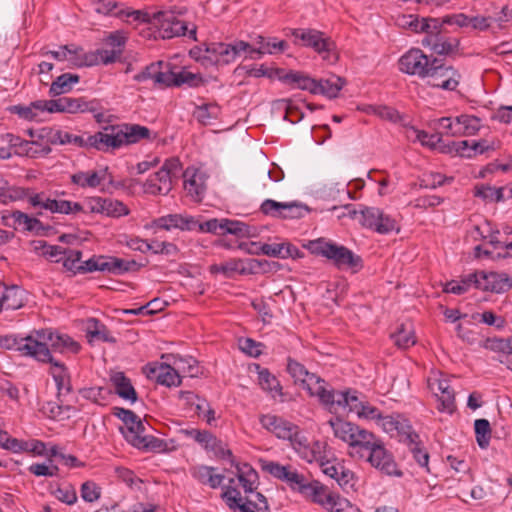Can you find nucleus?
<instances>
[{
  "instance_id": "41",
  "label": "nucleus",
  "mask_w": 512,
  "mask_h": 512,
  "mask_svg": "<svg viewBox=\"0 0 512 512\" xmlns=\"http://www.w3.org/2000/svg\"><path fill=\"white\" fill-rule=\"evenodd\" d=\"M432 18H419L416 15H401L396 19V24L404 29H409L415 33H424L429 28Z\"/></svg>"
},
{
  "instance_id": "27",
  "label": "nucleus",
  "mask_w": 512,
  "mask_h": 512,
  "mask_svg": "<svg viewBox=\"0 0 512 512\" xmlns=\"http://www.w3.org/2000/svg\"><path fill=\"white\" fill-rule=\"evenodd\" d=\"M156 227L170 230L178 228L181 230H196L197 219L188 215L169 214L162 216L154 221Z\"/></svg>"
},
{
  "instance_id": "25",
  "label": "nucleus",
  "mask_w": 512,
  "mask_h": 512,
  "mask_svg": "<svg viewBox=\"0 0 512 512\" xmlns=\"http://www.w3.org/2000/svg\"><path fill=\"white\" fill-rule=\"evenodd\" d=\"M143 188L150 195H167L173 188V180L167 172L159 170L146 180Z\"/></svg>"
},
{
  "instance_id": "36",
  "label": "nucleus",
  "mask_w": 512,
  "mask_h": 512,
  "mask_svg": "<svg viewBox=\"0 0 512 512\" xmlns=\"http://www.w3.org/2000/svg\"><path fill=\"white\" fill-rule=\"evenodd\" d=\"M51 364V375L56 383L58 397L69 394L72 390L71 378L63 363L53 360Z\"/></svg>"
},
{
  "instance_id": "7",
  "label": "nucleus",
  "mask_w": 512,
  "mask_h": 512,
  "mask_svg": "<svg viewBox=\"0 0 512 512\" xmlns=\"http://www.w3.org/2000/svg\"><path fill=\"white\" fill-rule=\"evenodd\" d=\"M138 269L139 265L134 260L128 261L114 256L94 255L90 259L82 262V264L78 266L77 272L88 273L100 271L121 275L125 272Z\"/></svg>"
},
{
  "instance_id": "39",
  "label": "nucleus",
  "mask_w": 512,
  "mask_h": 512,
  "mask_svg": "<svg viewBox=\"0 0 512 512\" xmlns=\"http://www.w3.org/2000/svg\"><path fill=\"white\" fill-rule=\"evenodd\" d=\"M237 478L246 493L253 492L257 487L258 474L248 463L235 464Z\"/></svg>"
},
{
  "instance_id": "42",
  "label": "nucleus",
  "mask_w": 512,
  "mask_h": 512,
  "mask_svg": "<svg viewBox=\"0 0 512 512\" xmlns=\"http://www.w3.org/2000/svg\"><path fill=\"white\" fill-rule=\"evenodd\" d=\"M284 80L295 84L301 90L309 91L312 94H318V82L301 72H290L284 76Z\"/></svg>"
},
{
  "instance_id": "57",
  "label": "nucleus",
  "mask_w": 512,
  "mask_h": 512,
  "mask_svg": "<svg viewBox=\"0 0 512 512\" xmlns=\"http://www.w3.org/2000/svg\"><path fill=\"white\" fill-rule=\"evenodd\" d=\"M94 111L92 105L81 98L64 97V113L75 114Z\"/></svg>"
},
{
  "instance_id": "11",
  "label": "nucleus",
  "mask_w": 512,
  "mask_h": 512,
  "mask_svg": "<svg viewBox=\"0 0 512 512\" xmlns=\"http://www.w3.org/2000/svg\"><path fill=\"white\" fill-rule=\"evenodd\" d=\"M266 260L254 258L248 259H230L220 264H213L209 267L212 274H223L227 278H232L235 274L250 275L258 273Z\"/></svg>"
},
{
  "instance_id": "15",
  "label": "nucleus",
  "mask_w": 512,
  "mask_h": 512,
  "mask_svg": "<svg viewBox=\"0 0 512 512\" xmlns=\"http://www.w3.org/2000/svg\"><path fill=\"white\" fill-rule=\"evenodd\" d=\"M376 423L379 427H381L386 433L393 435H398L401 437V440L406 443H415V440L418 439V435L412 431L411 426L404 419H400L399 417H394L391 415L380 416L377 418Z\"/></svg>"
},
{
  "instance_id": "10",
  "label": "nucleus",
  "mask_w": 512,
  "mask_h": 512,
  "mask_svg": "<svg viewBox=\"0 0 512 512\" xmlns=\"http://www.w3.org/2000/svg\"><path fill=\"white\" fill-rule=\"evenodd\" d=\"M291 34L296 44L313 48L317 53L321 54L323 59L330 60V53L334 50V42L325 37L324 34L314 29H293Z\"/></svg>"
},
{
  "instance_id": "2",
  "label": "nucleus",
  "mask_w": 512,
  "mask_h": 512,
  "mask_svg": "<svg viewBox=\"0 0 512 512\" xmlns=\"http://www.w3.org/2000/svg\"><path fill=\"white\" fill-rule=\"evenodd\" d=\"M260 423L266 430L272 432L277 438L290 441L294 450L308 462L319 460V451L309 447L307 438L301 433L299 427L292 422L276 416L263 415Z\"/></svg>"
},
{
  "instance_id": "17",
  "label": "nucleus",
  "mask_w": 512,
  "mask_h": 512,
  "mask_svg": "<svg viewBox=\"0 0 512 512\" xmlns=\"http://www.w3.org/2000/svg\"><path fill=\"white\" fill-rule=\"evenodd\" d=\"M430 61L422 50L413 48L401 56L399 59V69L406 74L425 78Z\"/></svg>"
},
{
  "instance_id": "47",
  "label": "nucleus",
  "mask_w": 512,
  "mask_h": 512,
  "mask_svg": "<svg viewBox=\"0 0 512 512\" xmlns=\"http://www.w3.org/2000/svg\"><path fill=\"white\" fill-rule=\"evenodd\" d=\"M95 11L105 16L123 18L124 4L115 0H97Z\"/></svg>"
},
{
  "instance_id": "38",
  "label": "nucleus",
  "mask_w": 512,
  "mask_h": 512,
  "mask_svg": "<svg viewBox=\"0 0 512 512\" xmlns=\"http://www.w3.org/2000/svg\"><path fill=\"white\" fill-rule=\"evenodd\" d=\"M108 175V168L100 171L79 172L72 176L73 183L81 187L95 188L106 180Z\"/></svg>"
},
{
  "instance_id": "52",
  "label": "nucleus",
  "mask_w": 512,
  "mask_h": 512,
  "mask_svg": "<svg viewBox=\"0 0 512 512\" xmlns=\"http://www.w3.org/2000/svg\"><path fill=\"white\" fill-rule=\"evenodd\" d=\"M129 442L138 449L158 450L162 448V440L145 433H138Z\"/></svg>"
},
{
  "instance_id": "16",
  "label": "nucleus",
  "mask_w": 512,
  "mask_h": 512,
  "mask_svg": "<svg viewBox=\"0 0 512 512\" xmlns=\"http://www.w3.org/2000/svg\"><path fill=\"white\" fill-rule=\"evenodd\" d=\"M29 203L35 208L48 210L52 213L76 214L81 206L77 202L50 199L44 193H37L29 197Z\"/></svg>"
},
{
  "instance_id": "53",
  "label": "nucleus",
  "mask_w": 512,
  "mask_h": 512,
  "mask_svg": "<svg viewBox=\"0 0 512 512\" xmlns=\"http://www.w3.org/2000/svg\"><path fill=\"white\" fill-rule=\"evenodd\" d=\"M41 100L31 102L29 106H15L14 111L21 118L28 121H39V116L43 113V107L40 105Z\"/></svg>"
},
{
  "instance_id": "54",
  "label": "nucleus",
  "mask_w": 512,
  "mask_h": 512,
  "mask_svg": "<svg viewBox=\"0 0 512 512\" xmlns=\"http://www.w3.org/2000/svg\"><path fill=\"white\" fill-rule=\"evenodd\" d=\"M24 192L18 188L11 187L7 180L0 177V203L7 204L19 200Z\"/></svg>"
},
{
  "instance_id": "50",
  "label": "nucleus",
  "mask_w": 512,
  "mask_h": 512,
  "mask_svg": "<svg viewBox=\"0 0 512 512\" xmlns=\"http://www.w3.org/2000/svg\"><path fill=\"white\" fill-rule=\"evenodd\" d=\"M258 381L262 389L270 392L272 397L281 395V386L279 381L267 369H261L258 372Z\"/></svg>"
},
{
  "instance_id": "35",
  "label": "nucleus",
  "mask_w": 512,
  "mask_h": 512,
  "mask_svg": "<svg viewBox=\"0 0 512 512\" xmlns=\"http://www.w3.org/2000/svg\"><path fill=\"white\" fill-rule=\"evenodd\" d=\"M320 467L325 475L335 479L337 483L344 489L353 486V473L349 470H345L343 466L335 465L329 461H326L321 462Z\"/></svg>"
},
{
  "instance_id": "18",
  "label": "nucleus",
  "mask_w": 512,
  "mask_h": 512,
  "mask_svg": "<svg viewBox=\"0 0 512 512\" xmlns=\"http://www.w3.org/2000/svg\"><path fill=\"white\" fill-rule=\"evenodd\" d=\"M378 441L379 439L372 432L358 426L352 440L348 444L349 455L356 459H364Z\"/></svg>"
},
{
  "instance_id": "29",
  "label": "nucleus",
  "mask_w": 512,
  "mask_h": 512,
  "mask_svg": "<svg viewBox=\"0 0 512 512\" xmlns=\"http://www.w3.org/2000/svg\"><path fill=\"white\" fill-rule=\"evenodd\" d=\"M25 291L18 286L0 288V311L17 310L24 305Z\"/></svg>"
},
{
  "instance_id": "43",
  "label": "nucleus",
  "mask_w": 512,
  "mask_h": 512,
  "mask_svg": "<svg viewBox=\"0 0 512 512\" xmlns=\"http://www.w3.org/2000/svg\"><path fill=\"white\" fill-rule=\"evenodd\" d=\"M287 42L284 40L277 41L275 38H269L264 46L252 47L248 49V57L250 59H259L263 54H273L277 51L282 52L286 49Z\"/></svg>"
},
{
  "instance_id": "30",
  "label": "nucleus",
  "mask_w": 512,
  "mask_h": 512,
  "mask_svg": "<svg viewBox=\"0 0 512 512\" xmlns=\"http://www.w3.org/2000/svg\"><path fill=\"white\" fill-rule=\"evenodd\" d=\"M216 48L218 49L219 63L228 64L243 53L248 57L250 44L241 40L233 43L217 42Z\"/></svg>"
},
{
  "instance_id": "62",
  "label": "nucleus",
  "mask_w": 512,
  "mask_h": 512,
  "mask_svg": "<svg viewBox=\"0 0 512 512\" xmlns=\"http://www.w3.org/2000/svg\"><path fill=\"white\" fill-rule=\"evenodd\" d=\"M82 253L79 250L65 249V253L56 262H62L63 266L70 271H76L81 260Z\"/></svg>"
},
{
  "instance_id": "61",
  "label": "nucleus",
  "mask_w": 512,
  "mask_h": 512,
  "mask_svg": "<svg viewBox=\"0 0 512 512\" xmlns=\"http://www.w3.org/2000/svg\"><path fill=\"white\" fill-rule=\"evenodd\" d=\"M203 82L202 77L199 74L192 73L188 70H181L175 73L174 86H181L187 84L191 87H196Z\"/></svg>"
},
{
  "instance_id": "6",
  "label": "nucleus",
  "mask_w": 512,
  "mask_h": 512,
  "mask_svg": "<svg viewBox=\"0 0 512 512\" xmlns=\"http://www.w3.org/2000/svg\"><path fill=\"white\" fill-rule=\"evenodd\" d=\"M310 249L313 253L331 260L340 269L361 267V258L345 246L319 239L310 243Z\"/></svg>"
},
{
  "instance_id": "44",
  "label": "nucleus",
  "mask_w": 512,
  "mask_h": 512,
  "mask_svg": "<svg viewBox=\"0 0 512 512\" xmlns=\"http://www.w3.org/2000/svg\"><path fill=\"white\" fill-rule=\"evenodd\" d=\"M79 76L71 73H64L56 78L50 86L49 93L58 96L72 90L74 84L79 82Z\"/></svg>"
},
{
  "instance_id": "5",
  "label": "nucleus",
  "mask_w": 512,
  "mask_h": 512,
  "mask_svg": "<svg viewBox=\"0 0 512 512\" xmlns=\"http://www.w3.org/2000/svg\"><path fill=\"white\" fill-rule=\"evenodd\" d=\"M288 373L296 384H300L310 396L317 397L321 403H330L328 389L323 379L314 373H310L301 363L289 359L287 364Z\"/></svg>"
},
{
  "instance_id": "40",
  "label": "nucleus",
  "mask_w": 512,
  "mask_h": 512,
  "mask_svg": "<svg viewBox=\"0 0 512 512\" xmlns=\"http://www.w3.org/2000/svg\"><path fill=\"white\" fill-rule=\"evenodd\" d=\"M328 423L333 430L334 436L347 444L350 443L358 428V425L340 418L331 419Z\"/></svg>"
},
{
  "instance_id": "51",
  "label": "nucleus",
  "mask_w": 512,
  "mask_h": 512,
  "mask_svg": "<svg viewBox=\"0 0 512 512\" xmlns=\"http://www.w3.org/2000/svg\"><path fill=\"white\" fill-rule=\"evenodd\" d=\"M476 441L481 449H486L490 444L491 427L487 419H477L474 422Z\"/></svg>"
},
{
  "instance_id": "3",
  "label": "nucleus",
  "mask_w": 512,
  "mask_h": 512,
  "mask_svg": "<svg viewBox=\"0 0 512 512\" xmlns=\"http://www.w3.org/2000/svg\"><path fill=\"white\" fill-rule=\"evenodd\" d=\"M450 489L455 496L464 502L471 500H480L485 496V491L481 486L471 487L474 477L469 463L464 460L452 459L450 456Z\"/></svg>"
},
{
  "instance_id": "58",
  "label": "nucleus",
  "mask_w": 512,
  "mask_h": 512,
  "mask_svg": "<svg viewBox=\"0 0 512 512\" xmlns=\"http://www.w3.org/2000/svg\"><path fill=\"white\" fill-rule=\"evenodd\" d=\"M464 158H472L476 155L474 142L468 140L450 142V155L452 153Z\"/></svg>"
},
{
  "instance_id": "9",
  "label": "nucleus",
  "mask_w": 512,
  "mask_h": 512,
  "mask_svg": "<svg viewBox=\"0 0 512 512\" xmlns=\"http://www.w3.org/2000/svg\"><path fill=\"white\" fill-rule=\"evenodd\" d=\"M360 224L379 234L400 231L398 221L377 207H364L360 209Z\"/></svg>"
},
{
  "instance_id": "55",
  "label": "nucleus",
  "mask_w": 512,
  "mask_h": 512,
  "mask_svg": "<svg viewBox=\"0 0 512 512\" xmlns=\"http://www.w3.org/2000/svg\"><path fill=\"white\" fill-rule=\"evenodd\" d=\"M308 212L307 206L298 202H283L282 206V219H299L305 216Z\"/></svg>"
},
{
  "instance_id": "19",
  "label": "nucleus",
  "mask_w": 512,
  "mask_h": 512,
  "mask_svg": "<svg viewBox=\"0 0 512 512\" xmlns=\"http://www.w3.org/2000/svg\"><path fill=\"white\" fill-rule=\"evenodd\" d=\"M184 189L187 195L195 202L202 201L206 191V175L204 172L187 168L183 173Z\"/></svg>"
},
{
  "instance_id": "33",
  "label": "nucleus",
  "mask_w": 512,
  "mask_h": 512,
  "mask_svg": "<svg viewBox=\"0 0 512 512\" xmlns=\"http://www.w3.org/2000/svg\"><path fill=\"white\" fill-rule=\"evenodd\" d=\"M260 252L263 255L275 258H296L299 256L300 251L297 247L292 245L289 242H281V243H264L260 245Z\"/></svg>"
},
{
  "instance_id": "20",
  "label": "nucleus",
  "mask_w": 512,
  "mask_h": 512,
  "mask_svg": "<svg viewBox=\"0 0 512 512\" xmlns=\"http://www.w3.org/2000/svg\"><path fill=\"white\" fill-rule=\"evenodd\" d=\"M114 415L123 421L125 427L120 428L125 439L130 442L132 436L138 433H146L148 423H144L133 411L116 407Z\"/></svg>"
},
{
  "instance_id": "31",
  "label": "nucleus",
  "mask_w": 512,
  "mask_h": 512,
  "mask_svg": "<svg viewBox=\"0 0 512 512\" xmlns=\"http://www.w3.org/2000/svg\"><path fill=\"white\" fill-rule=\"evenodd\" d=\"M149 377L154 378L157 383L171 387L181 384V375H179L172 364H160L151 368Z\"/></svg>"
},
{
  "instance_id": "64",
  "label": "nucleus",
  "mask_w": 512,
  "mask_h": 512,
  "mask_svg": "<svg viewBox=\"0 0 512 512\" xmlns=\"http://www.w3.org/2000/svg\"><path fill=\"white\" fill-rule=\"evenodd\" d=\"M475 195L481 197L486 201L499 202L503 199V188H495L491 186L481 185L476 188Z\"/></svg>"
},
{
  "instance_id": "8",
  "label": "nucleus",
  "mask_w": 512,
  "mask_h": 512,
  "mask_svg": "<svg viewBox=\"0 0 512 512\" xmlns=\"http://www.w3.org/2000/svg\"><path fill=\"white\" fill-rule=\"evenodd\" d=\"M20 355L31 357L42 363L52 362L54 358L48 345L46 329L33 330L23 336Z\"/></svg>"
},
{
  "instance_id": "48",
  "label": "nucleus",
  "mask_w": 512,
  "mask_h": 512,
  "mask_svg": "<svg viewBox=\"0 0 512 512\" xmlns=\"http://www.w3.org/2000/svg\"><path fill=\"white\" fill-rule=\"evenodd\" d=\"M172 362L179 375L189 377L197 376L199 367L193 357L183 358L181 356H173Z\"/></svg>"
},
{
  "instance_id": "28",
  "label": "nucleus",
  "mask_w": 512,
  "mask_h": 512,
  "mask_svg": "<svg viewBox=\"0 0 512 512\" xmlns=\"http://www.w3.org/2000/svg\"><path fill=\"white\" fill-rule=\"evenodd\" d=\"M480 129V119L467 114H462L450 120V134L453 136H471Z\"/></svg>"
},
{
  "instance_id": "23",
  "label": "nucleus",
  "mask_w": 512,
  "mask_h": 512,
  "mask_svg": "<svg viewBox=\"0 0 512 512\" xmlns=\"http://www.w3.org/2000/svg\"><path fill=\"white\" fill-rule=\"evenodd\" d=\"M425 77L433 87L448 89V67L445 57H434L431 59Z\"/></svg>"
},
{
  "instance_id": "14",
  "label": "nucleus",
  "mask_w": 512,
  "mask_h": 512,
  "mask_svg": "<svg viewBox=\"0 0 512 512\" xmlns=\"http://www.w3.org/2000/svg\"><path fill=\"white\" fill-rule=\"evenodd\" d=\"M475 288L482 291L503 293L512 287V278L504 273L476 271Z\"/></svg>"
},
{
  "instance_id": "63",
  "label": "nucleus",
  "mask_w": 512,
  "mask_h": 512,
  "mask_svg": "<svg viewBox=\"0 0 512 512\" xmlns=\"http://www.w3.org/2000/svg\"><path fill=\"white\" fill-rule=\"evenodd\" d=\"M80 494L84 501L93 503L101 497V488L93 481H86L81 485Z\"/></svg>"
},
{
  "instance_id": "49",
  "label": "nucleus",
  "mask_w": 512,
  "mask_h": 512,
  "mask_svg": "<svg viewBox=\"0 0 512 512\" xmlns=\"http://www.w3.org/2000/svg\"><path fill=\"white\" fill-rule=\"evenodd\" d=\"M318 82V94H323L329 98L337 97L339 91L344 86V80L338 76H331L328 79Z\"/></svg>"
},
{
  "instance_id": "34",
  "label": "nucleus",
  "mask_w": 512,
  "mask_h": 512,
  "mask_svg": "<svg viewBox=\"0 0 512 512\" xmlns=\"http://www.w3.org/2000/svg\"><path fill=\"white\" fill-rule=\"evenodd\" d=\"M110 381L115 389V393L124 400L135 402L137 400V393L131 384L129 378L123 372H113L110 376Z\"/></svg>"
},
{
  "instance_id": "37",
  "label": "nucleus",
  "mask_w": 512,
  "mask_h": 512,
  "mask_svg": "<svg viewBox=\"0 0 512 512\" xmlns=\"http://www.w3.org/2000/svg\"><path fill=\"white\" fill-rule=\"evenodd\" d=\"M86 336L90 343L93 341L116 342V338L112 335L111 331L96 318L88 319L86 324Z\"/></svg>"
},
{
  "instance_id": "56",
  "label": "nucleus",
  "mask_w": 512,
  "mask_h": 512,
  "mask_svg": "<svg viewBox=\"0 0 512 512\" xmlns=\"http://www.w3.org/2000/svg\"><path fill=\"white\" fill-rule=\"evenodd\" d=\"M179 398L185 400L187 404L194 406L198 417H202L210 405L205 399L200 398L198 395L190 391H180Z\"/></svg>"
},
{
  "instance_id": "21",
  "label": "nucleus",
  "mask_w": 512,
  "mask_h": 512,
  "mask_svg": "<svg viewBox=\"0 0 512 512\" xmlns=\"http://www.w3.org/2000/svg\"><path fill=\"white\" fill-rule=\"evenodd\" d=\"M2 224L7 227H12L15 230H23L38 233L43 229L42 223L34 218L28 216L21 211L5 212L2 215Z\"/></svg>"
},
{
  "instance_id": "4",
  "label": "nucleus",
  "mask_w": 512,
  "mask_h": 512,
  "mask_svg": "<svg viewBox=\"0 0 512 512\" xmlns=\"http://www.w3.org/2000/svg\"><path fill=\"white\" fill-rule=\"evenodd\" d=\"M186 13L185 8H174L167 11H158L153 14V24H155L163 39L186 36L196 41L197 26L191 27L179 17Z\"/></svg>"
},
{
  "instance_id": "59",
  "label": "nucleus",
  "mask_w": 512,
  "mask_h": 512,
  "mask_svg": "<svg viewBox=\"0 0 512 512\" xmlns=\"http://www.w3.org/2000/svg\"><path fill=\"white\" fill-rule=\"evenodd\" d=\"M219 113V107L216 104H205L197 107L195 117L204 125L210 123L212 119H216Z\"/></svg>"
},
{
  "instance_id": "13",
  "label": "nucleus",
  "mask_w": 512,
  "mask_h": 512,
  "mask_svg": "<svg viewBox=\"0 0 512 512\" xmlns=\"http://www.w3.org/2000/svg\"><path fill=\"white\" fill-rule=\"evenodd\" d=\"M372 467L388 476H401L392 454L385 449L383 443L379 440L371 451L364 457Z\"/></svg>"
},
{
  "instance_id": "32",
  "label": "nucleus",
  "mask_w": 512,
  "mask_h": 512,
  "mask_svg": "<svg viewBox=\"0 0 512 512\" xmlns=\"http://www.w3.org/2000/svg\"><path fill=\"white\" fill-rule=\"evenodd\" d=\"M407 137L409 139L418 140L422 145L428 146L431 149L439 150L440 152H445L447 147L443 139V134L439 131L434 134H428L425 131L412 127L407 130Z\"/></svg>"
},
{
  "instance_id": "22",
  "label": "nucleus",
  "mask_w": 512,
  "mask_h": 512,
  "mask_svg": "<svg viewBox=\"0 0 512 512\" xmlns=\"http://www.w3.org/2000/svg\"><path fill=\"white\" fill-rule=\"evenodd\" d=\"M427 387L436 401V409L444 412L446 409L445 393L448 391V380L440 370H431L427 378Z\"/></svg>"
},
{
  "instance_id": "1",
  "label": "nucleus",
  "mask_w": 512,
  "mask_h": 512,
  "mask_svg": "<svg viewBox=\"0 0 512 512\" xmlns=\"http://www.w3.org/2000/svg\"><path fill=\"white\" fill-rule=\"evenodd\" d=\"M150 130L138 124H118L103 127L86 139L65 132L64 144H73L78 147L95 148L99 151L119 149L123 146L139 142L141 139L149 138Z\"/></svg>"
},
{
  "instance_id": "46",
  "label": "nucleus",
  "mask_w": 512,
  "mask_h": 512,
  "mask_svg": "<svg viewBox=\"0 0 512 512\" xmlns=\"http://www.w3.org/2000/svg\"><path fill=\"white\" fill-rule=\"evenodd\" d=\"M395 345L399 348L406 349L416 343L412 324L409 322L402 323L397 331L392 334Z\"/></svg>"
},
{
  "instance_id": "60",
  "label": "nucleus",
  "mask_w": 512,
  "mask_h": 512,
  "mask_svg": "<svg viewBox=\"0 0 512 512\" xmlns=\"http://www.w3.org/2000/svg\"><path fill=\"white\" fill-rule=\"evenodd\" d=\"M280 480L286 482L292 488L301 489L305 487V477L290 465H286Z\"/></svg>"
},
{
  "instance_id": "26",
  "label": "nucleus",
  "mask_w": 512,
  "mask_h": 512,
  "mask_svg": "<svg viewBox=\"0 0 512 512\" xmlns=\"http://www.w3.org/2000/svg\"><path fill=\"white\" fill-rule=\"evenodd\" d=\"M46 335L51 352L76 354L80 350L79 343L67 334H60L51 329H46Z\"/></svg>"
},
{
  "instance_id": "24",
  "label": "nucleus",
  "mask_w": 512,
  "mask_h": 512,
  "mask_svg": "<svg viewBox=\"0 0 512 512\" xmlns=\"http://www.w3.org/2000/svg\"><path fill=\"white\" fill-rule=\"evenodd\" d=\"M328 394L332 401L330 403L322 404L328 407L329 410H336L337 407H342L343 409L348 408L349 412L357 415L364 402L358 398L356 393L351 394L350 392H335L333 390H328Z\"/></svg>"
},
{
  "instance_id": "45",
  "label": "nucleus",
  "mask_w": 512,
  "mask_h": 512,
  "mask_svg": "<svg viewBox=\"0 0 512 512\" xmlns=\"http://www.w3.org/2000/svg\"><path fill=\"white\" fill-rule=\"evenodd\" d=\"M314 501L323 505L331 512H341L343 509L342 506L345 504V501H341L333 494L326 492L323 487H315Z\"/></svg>"
},
{
  "instance_id": "12",
  "label": "nucleus",
  "mask_w": 512,
  "mask_h": 512,
  "mask_svg": "<svg viewBox=\"0 0 512 512\" xmlns=\"http://www.w3.org/2000/svg\"><path fill=\"white\" fill-rule=\"evenodd\" d=\"M448 23V17H443L442 20L432 18L424 33L425 38L422 44L429 47L430 50L439 56L445 57L448 54V31L445 25Z\"/></svg>"
}]
</instances>
